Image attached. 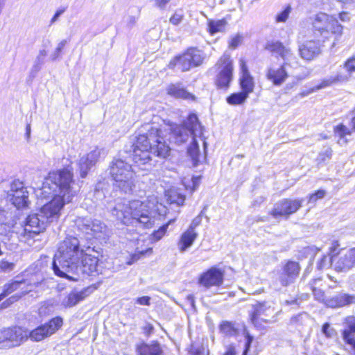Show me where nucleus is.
Listing matches in <instances>:
<instances>
[{
  "instance_id": "obj_49",
  "label": "nucleus",
  "mask_w": 355,
  "mask_h": 355,
  "mask_svg": "<svg viewBox=\"0 0 355 355\" xmlns=\"http://www.w3.org/2000/svg\"><path fill=\"white\" fill-rule=\"evenodd\" d=\"M245 347L242 355H247L248 351L250 349L251 344L254 340V337L251 336L248 332L245 334Z\"/></svg>"
},
{
  "instance_id": "obj_37",
  "label": "nucleus",
  "mask_w": 355,
  "mask_h": 355,
  "mask_svg": "<svg viewBox=\"0 0 355 355\" xmlns=\"http://www.w3.org/2000/svg\"><path fill=\"white\" fill-rule=\"evenodd\" d=\"M220 331L227 336H233L236 335L237 329L235 327L234 324L229 321H223L219 327Z\"/></svg>"
},
{
  "instance_id": "obj_13",
  "label": "nucleus",
  "mask_w": 355,
  "mask_h": 355,
  "mask_svg": "<svg viewBox=\"0 0 355 355\" xmlns=\"http://www.w3.org/2000/svg\"><path fill=\"white\" fill-rule=\"evenodd\" d=\"M265 49L272 54H275L283 60L282 64L287 67H296L297 58L291 49L277 40L268 41Z\"/></svg>"
},
{
  "instance_id": "obj_52",
  "label": "nucleus",
  "mask_w": 355,
  "mask_h": 355,
  "mask_svg": "<svg viewBox=\"0 0 355 355\" xmlns=\"http://www.w3.org/2000/svg\"><path fill=\"white\" fill-rule=\"evenodd\" d=\"M201 220H202V219L200 216L196 217L192 220V222L191 223V224L187 230H191L192 232H196L195 230V229L196 228V227H198L200 225V223H201Z\"/></svg>"
},
{
  "instance_id": "obj_33",
  "label": "nucleus",
  "mask_w": 355,
  "mask_h": 355,
  "mask_svg": "<svg viewBox=\"0 0 355 355\" xmlns=\"http://www.w3.org/2000/svg\"><path fill=\"white\" fill-rule=\"evenodd\" d=\"M84 299L82 292H71L62 302L64 307H72Z\"/></svg>"
},
{
  "instance_id": "obj_26",
  "label": "nucleus",
  "mask_w": 355,
  "mask_h": 355,
  "mask_svg": "<svg viewBox=\"0 0 355 355\" xmlns=\"http://www.w3.org/2000/svg\"><path fill=\"white\" fill-rule=\"evenodd\" d=\"M198 236V234L196 232L189 230L184 232L178 243L180 252L182 253L187 250L193 245Z\"/></svg>"
},
{
  "instance_id": "obj_29",
  "label": "nucleus",
  "mask_w": 355,
  "mask_h": 355,
  "mask_svg": "<svg viewBox=\"0 0 355 355\" xmlns=\"http://www.w3.org/2000/svg\"><path fill=\"white\" fill-rule=\"evenodd\" d=\"M137 352L140 355H161L162 350L157 343H143L138 346Z\"/></svg>"
},
{
  "instance_id": "obj_61",
  "label": "nucleus",
  "mask_w": 355,
  "mask_h": 355,
  "mask_svg": "<svg viewBox=\"0 0 355 355\" xmlns=\"http://www.w3.org/2000/svg\"><path fill=\"white\" fill-rule=\"evenodd\" d=\"M326 194V192L324 190L320 189L315 193H313V195L315 196V197L318 199H322L324 197Z\"/></svg>"
},
{
  "instance_id": "obj_39",
  "label": "nucleus",
  "mask_w": 355,
  "mask_h": 355,
  "mask_svg": "<svg viewBox=\"0 0 355 355\" xmlns=\"http://www.w3.org/2000/svg\"><path fill=\"white\" fill-rule=\"evenodd\" d=\"M168 227V223L162 225L157 230L154 231L153 234L150 235L151 240L154 242L159 241L166 234Z\"/></svg>"
},
{
  "instance_id": "obj_46",
  "label": "nucleus",
  "mask_w": 355,
  "mask_h": 355,
  "mask_svg": "<svg viewBox=\"0 0 355 355\" xmlns=\"http://www.w3.org/2000/svg\"><path fill=\"white\" fill-rule=\"evenodd\" d=\"M243 39V35L239 33L232 36L229 42V47L230 49H235L241 44Z\"/></svg>"
},
{
  "instance_id": "obj_31",
  "label": "nucleus",
  "mask_w": 355,
  "mask_h": 355,
  "mask_svg": "<svg viewBox=\"0 0 355 355\" xmlns=\"http://www.w3.org/2000/svg\"><path fill=\"white\" fill-rule=\"evenodd\" d=\"M227 22L225 19L214 20L209 19L207 21V30L210 35H214L217 33L225 31Z\"/></svg>"
},
{
  "instance_id": "obj_18",
  "label": "nucleus",
  "mask_w": 355,
  "mask_h": 355,
  "mask_svg": "<svg viewBox=\"0 0 355 355\" xmlns=\"http://www.w3.org/2000/svg\"><path fill=\"white\" fill-rule=\"evenodd\" d=\"M331 264L334 269L340 272H345L355 266V248L340 253L338 257H331Z\"/></svg>"
},
{
  "instance_id": "obj_22",
  "label": "nucleus",
  "mask_w": 355,
  "mask_h": 355,
  "mask_svg": "<svg viewBox=\"0 0 355 355\" xmlns=\"http://www.w3.org/2000/svg\"><path fill=\"white\" fill-rule=\"evenodd\" d=\"M25 284L26 282L24 280H15L3 286L2 293L5 295L6 297L18 289L23 290L20 295H13L10 297L6 302H4L2 304L4 307H6L10 304H12L14 302L18 300L21 297V295H25L31 291L28 290L27 288L24 290V287H22V286L25 285Z\"/></svg>"
},
{
  "instance_id": "obj_40",
  "label": "nucleus",
  "mask_w": 355,
  "mask_h": 355,
  "mask_svg": "<svg viewBox=\"0 0 355 355\" xmlns=\"http://www.w3.org/2000/svg\"><path fill=\"white\" fill-rule=\"evenodd\" d=\"M291 12V6H287L284 10L276 15L275 21L277 23L286 22Z\"/></svg>"
},
{
  "instance_id": "obj_30",
  "label": "nucleus",
  "mask_w": 355,
  "mask_h": 355,
  "mask_svg": "<svg viewBox=\"0 0 355 355\" xmlns=\"http://www.w3.org/2000/svg\"><path fill=\"white\" fill-rule=\"evenodd\" d=\"M46 55L47 51L45 49L39 51L30 71V74L33 78L35 77L36 74L41 70Z\"/></svg>"
},
{
  "instance_id": "obj_17",
  "label": "nucleus",
  "mask_w": 355,
  "mask_h": 355,
  "mask_svg": "<svg viewBox=\"0 0 355 355\" xmlns=\"http://www.w3.org/2000/svg\"><path fill=\"white\" fill-rule=\"evenodd\" d=\"M225 271L216 266L211 267L203 272L198 279L199 284L206 288L211 286H220L223 283Z\"/></svg>"
},
{
  "instance_id": "obj_3",
  "label": "nucleus",
  "mask_w": 355,
  "mask_h": 355,
  "mask_svg": "<svg viewBox=\"0 0 355 355\" xmlns=\"http://www.w3.org/2000/svg\"><path fill=\"white\" fill-rule=\"evenodd\" d=\"M132 148V159L138 165H151V154L166 158L171 152V148L164 139L162 130L154 123L141 126Z\"/></svg>"
},
{
  "instance_id": "obj_41",
  "label": "nucleus",
  "mask_w": 355,
  "mask_h": 355,
  "mask_svg": "<svg viewBox=\"0 0 355 355\" xmlns=\"http://www.w3.org/2000/svg\"><path fill=\"white\" fill-rule=\"evenodd\" d=\"M333 150L330 147H327L325 149H324L322 151H321L318 157L317 158V160L318 163H323L326 161L329 160L331 158Z\"/></svg>"
},
{
  "instance_id": "obj_7",
  "label": "nucleus",
  "mask_w": 355,
  "mask_h": 355,
  "mask_svg": "<svg viewBox=\"0 0 355 355\" xmlns=\"http://www.w3.org/2000/svg\"><path fill=\"white\" fill-rule=\"evenodd\" d=\"M313 31L317 36L328 39L331 35L339 37L343 33V26L336 17L324 12H320L312 21Z\"/></svg>"
},
{
  "instance_id": "obj_14",
  "label": "nucleus",
  "mask_w": 355,
  "mask_h": 355,
  "mask_svg": "<svg viewBox=\"0 0 355 355\" xmlns=\"http://www.w3.org/2000/svg\"><path fill=\"white\" fill-rule=\"evenodd\" d=\"M304 202L303 199H283L274 205L270 214L275 218L279 217L288 218L290 215L295 213Z\"/></svg>"
},
{
  "instance_id": "obj_2",
  "label": "nucleus",
  "mask_w": 355,
  "mask_h": 355,
  "mask_svg": "<svg viewBox=\"0 0 355 355\" xmlns=\"http://www.w3.org/2000/svg\"><path fill=\"white\" fill-rule=\"evenodd\" d=\"M73 183V173L69 168L49 173L39 191L44 198L53 199L45 204L39 213L27 217L26 233L38 234L46 229L48 223L58 220L64 204L69 202L76 192L72 186Z\"/></svg>"
},
{
  "instance_id": "obj_6",
  "label": "nucleus",
  "mask_w": 355,
  "mask_h": 355,
  "mask_svg": "<svg viewBox=\"0 0 355 355\" xmlns=\"http://www.w3.org/2000/svg\"><path fill=\"white\" fill-rule=\"evenodd\" d=\"M203 128L196 114H190L182 124H174L171 126L170 139L175 144L180 145L187 142L190 138H201Z\"/></svg>"
},
{
  "instance_id": "obj_21",
  "label": "nucleus",
  "mask_w": 355,
  "mask_h": 355,
  "mask_svg": "<svg viewBox=\"0 0 355 355\" xmlns=\"http://www.w3.org/2000/svg\"><path fill=\"white\" fill-rule=\"evenodd\" d=\"M298 52L303 60L311 61L320 54L321 49L318 42L309 40L298 45Z\"/></svg>"
},
{
  "instance_id": "obj_64",
  "label": "nucleus",
  "mask_w": 355,
  "mask_h": 355,
  "mask_svg": "<svg viewBox=\"0 0 355 355\" xmlns=\"http://www.w3.org/2000/svg\"><path fill=\"white\" fill-rule=\"evenodd\" d=\"M318 200V198L315 197V196L313 195V193L311 194L309 197V203H314Z\"/></svg>"
},
{
  "instance_id": "obj_4",
  "label": "nucleus",
  "mask_w": 355,
  "mask_h": 355,
  "mask_svg": "<svg viewBox=\"0 0 355 355\" xmlns=\"http://www.w3.org/2000/svg\"><path fill=\"white\" fill-rule=\"evenodd\" d=\"M111 212L119 220L127 225L150 228L155 223L154 218L150 216L148 204L137 200L128 202L120 200L111 209Z\"/></svg>"
},
{
  "instance_id": "obj_43",
  "label": "nucleus",
  "mask_w": 355,
  "mask_h": 355,
  "mask_svg": "<svg viewBox=\"0 0 355 355\" xmlns=\"http://www.w3.org/2000/svg\"><path fill=\"white\" fill-rule=\"evenodd\" d=\"M184 18V13L182 10H177L169 19V22L173 25L177 26L181 23Z\"/></svg>"
},
{
  "instance_id": "obj_11",
  "label": "nucleus",
  "mask_w": 355,
  "mask_h": 355,
  "mask_svg": "<svg viewBox=\"0 0 355 355\" xmlns=\"http://www.w3.org/2000/svg\"><path fill=\"white\" fill-rule=\"evenodd\" d=\"M62 318L55 317L31 331L27 329V338L33 342H40L54 334L62 326Z\"/></svg>"
},
{
  "instance_id": "obj_44",
  "label": "nucleus",
  "mask_w": 355,
  "mask_h": 355,
  "mask_svg": "<svg viewBox=\"0 0 355 355\" xmlns=\"http://www.w3.org/2000/svg\"><path fill=\"white\" fill-rule=\"evenodd\" d=\"M15 263L5 259L0 261V272H9L14 270Z\"/></svg>"
},
{
  "instance_id": "obj_36",
  "label": "nucleus",
  "mask_w": 355,
  "mask_h": 355,
  "mask_svg": "<svg viewBox=\"0 0 355 355\" xmlns=\"http://www.w3.org/2000/svg\"><path fill=\"white\" fill-rule=\"evenodd\" d=\"M248 95L242 91L234 93L227 98V102L232 105H238L243 104L248 98Z\"/></svg>"
},
{
  "instance_id": "obj_24",
  "label": "nucleus",
  "mask_w": 355,
  "mask_h": 355,
  "mask_svg": "<svg viewBox=\"0 0 355 355\" xmlns=\"http://www.w3.org/2000/svg\"><path fill=\"white\" fill-rule=\"evenodd\" d=\"M352 304H355V295L345 293H340L325 301V304L330 308H339Z\"/></svg>"
},
{
  "instance_id": "obj_20",
  "label": "nucleus",
  "mask_w": 355,
  "mask_h": 355,
  "mask_svg": "<svg viewBox=\"0 0 355 355\" xmlns=\"http://www.w3.org/2000/svg\"><path fill=\"white\" fill-rule=\"evenodd\" d=\"M346 328L343 331V338L346 349L351 355H355V317L349 316L345 319Z\"/></svg>"
},
{
  "instance_id": "obj_54",
  "label": "nucleus",
  "mask_w": 355,
  "mask_h": 355,
  "mask_svg": "<svg viewBox=\"0 0 355 355\" xmlns=\"http://www.w3.org/2000/svg\"><path fill=\"white\" fill-rule=\"evenodd\" d=\"M153 252V249L151 248H148L147 250H139V251H137L136 253H135L132 256V259H134L135 260H137L140 258V256L139 255H144L146 254H152Z\"/></svg>"
},
{
  "instance_id": "obj_15",
  "label": "nucleus",
  "mask_w": 355,
  "mask_h": 355,
  "mask_svg": "<svg viewBox=\"0 0 355 355\" xmlns=\"http://www.w3.org/2000/svg\"><path fill=\"white\" fill-rule=\"evenodd\" d=\"M8 197L17 209L28 206V191L26 187H24V183L19 180H15L11 183Z\"/></svg>"
},
{
  "instance_id": "obj_60",
  "label": "nucleus",
  "mask_w": 355,
  "mask_h": 355,
  "mask_svg": "<svg viewBox=\"0 0 355 355\" xmlns=\"http://www.w3.org/2000/svg\"><path fill=\"white\" fill-rule=\"evenodd\" d=\"M137 21V17H136L135 16H129L128 18V22L127 23H128V25L130 27H132L134 25H135Z\"/></svg>"
},
{
  "instance_id": "obj_27",
  "label": "nucleus",
  "mask_w": 355,
  "mask_h": 355,
  "mask_svg": "<svg viewBox=\"0 0 355 355\" xmlns=\"http://www.w3.org/2000/svg\"><path fill=\"white\" fill-rule=\"evenodd\" d=\"M167 93L171 96L177 98L186 100H195V96L187 92L180 84H171L167 88Z\"/></svg>"
},
{
  "instance_id": "obj_32",
  "label": "nucleus",
  "mask_w": 355,
  "mask_h": 355,
  "mask_svg": "<svg viewBox=\"0 0 355 355\" xmlns=\"http://www.w3.org/2000/svg\"><path fill=\"white\" fill-rule=\"evenodd\" d=\"M294 278L287 276V273L284 272L283 270L279 273L278 277L273 282L272 286L274 289L280 290L282 287L287 286L295 282Z\"/></svg>"
},
{
  "instance_id": "obj_63",
  "label": "nucleus",
  "mask_w": 355,
  "mask_h": 355,
  "mask_svg": "<svg viewBox=\"0 0 355 355\" xmlns=\"http://www.w3.org/2000/svg\"><path fill=\"white\" fill-rule=\"evenodd\" d=\"M144 329L146 331H147L148 334L151 333L153 330V327L151 324H147L146 326L144 327Z\"/></svg>"
},
{
  "instance_id": "obj_38",
  "label": "nucleus",
  "mask_w": 355,
  "mask_h": 355,
  "mask_svg": "<svg viewBox=\"0 0 355 355\" xmlns=\"http://www.w3.org/2000/svg\"><path fill=\"white\" fill-rule=\"evenodd\" d=\"M208 352L206 353L203 345L198 343H192L189 350V355H208Z\"/></svg>"
},
{
  "instance_id": "obj_51",
  "label": "nucleus",
  "mask_w": 355,
  "mask_h": 355,
  "mask_svg": "<svg viewBox=\"0 0 355 355\" xmlns=\"http://www.w3.org/2000/svg\"><path fill=\"white\" fill-rule=\"evenodd\" d=\"M350 76L338 73L336 76H332L334 84L338 83L346 82L349 80Z\"/></svg>"
},
{
  "instance_id": "obj_16",
  "label": "nucleus",
  "mask_w": 355,
  "mask_h": 355,
  "mask_svg": "<svg viewBox=\"0 0 355 355\" xmlns=\"http://www.w3.org/2000/svg\"><path fill=\"white\" fill-rule=\"evenodd\" d=\"M103 154V149L96 147L80 157L78 162V167L80 175L82 178H85L87 175L88 172L98 163Z\"/></svg>"
},
{
  "instance_id": "obj_45",
  "label": "nucleus",
  "mask_w": 355,
  "mask_h": 355,
  "mask_svg": "<svg viewBox=\"0 0 355 355\" xmlns=\"http://www.w3.org/2000/svg\"><path fill=\"white\" fill-rule=\"evenodd\" d=\"M343 67L347 70L349 73V76H350L352 73L355 72V55L349 58L346 60V62L343 64Z\"/></svg>"
},
{
  "instance_id": "obj_62",
  "label": "nucleus",
  "mask_w": 355,
  "mask_h": 355,
  "mask_svg": "<svg viewBox=\"0 0 355 355\" xmlns=\"http://www.w3.org/2000/svg\"><path fill=\"white\" fill-rule=\"evenodd\" d=\"M339 18L343 21H346L349 19L348 14L347 12H341L339 14Z\"/></svg>"
},
{
  "instance_id": "obj_34",
  "label": "nucleus",
  "mask_w": 355,
  "mask_h": 355,
  "mask_svg": "<svg viewBox=\"0 0 355 355\" xmlns=\"http://www.w3.org/2000/svg\"><path fill=\"white\" fill-rule=\"evenodd\" d=\"M282 270H283L284 272L287 273V276L296 279L300 273V267L297 262L288 261L284 265Z\"/></svg>"
},
{
  "instance_id": "obj_58",
  "label": "nucleus",
  "mask_w": 355,
  "mask_h": 355,
  "mask_svg": "<svg viewBox=\"0 0 355 355\" xmlns=\"http://www.w3.org/2000/svg\"><path fill=\"white\" fill-rule=\"evenodd\" d=\"M169 1L170 0H155V4L159 9L164 10Z\"/></svg>"
},
{
  "instance_id": "obj_5",
  "label": "nucleus",
  "mask_w": 355,
  "mask_h": 355,
  "mask_svg": "<svg viewBox=\"0 0 355 355\" xmlns=\"http://www.w3.org/2000/svg\"><path fill=\"white\" fill-rule=\"evenodd\" d=\"M109 173L116 191L125 194L134 193L137 180L131 164L121 158H114L110 164Z\"/></svg>"
},
{
  "instance_id": "obj_48",
  "label": "nucleus",
  "mask_w": 355,
  "mask_h": 355,
  "mask_svg": "<svg viewBox=\"0 0 355 355\" xmlns=\"http://www.w3.org/2000/svg\"><path fill=\"white\" fill-rule=\"evenodd\" d=\"M334 83L333 78H332V76H330L327 78L322 80L320 84L315 86L312 89V91L313 92L318 91L320 89H323V88L329 87L330 85H334Z\"/></svg>"
},
{
  "instance_id": "obj_57",
  "label": "nucleus",
  "mask_w": 355,
  "mask_h": 355,
  "mask_svg": "<svg viewBox=\"0 0 355 355\" xmlns=\"http://www.w3.org/2000/svg\"><path fill=\"white\" fill-rule=\"evenodd\" d=\"M223 355H236V347L233 344L226 346V351Z\"/></svg>"
},
{
  "instance_id": "obj_19",
  "label": "nucleus",
  "mask_w": 355,
  "mask_h": 355,
  "mask_svg": "<svg viewBox=\"0 0 355 355\" xmlns=\"http://www.w3.org/2000/svg\"><path fill=\"white\" fill-rule=\"evenodd\" d=\"M232 77V61L230 58H225L223 61V66L216 77V84L217 87L221 89L228 88Z\"/></svg>"
},
{
  "instance_id": "obj_28",
  "label": "nucleus",
  "mask_w": 355,
  "mask_h": 355,
  "mask_svg": "<svg viewBox=\"0 0 355 355\" xmlns=\"http://www.w3.org/2000/svg\"><path fill=\"white\" fill-rule=\"evenodd\" d=\"M334 135L338 138V143L343 146L347 144L350 137L352 134V130L347 128L343 123H340L334 128Z\"/></svg>"
},
{
  "instance_id": "obj_55",
  "label": "nucleus",
  "mask_w": 355,
  "mask_h": 355,
  "mask_svg": "<svg viewBox=\"0 0 355 355\" xmlns=\"http://www.w3.org/2000/svg\"><path fill=\"white\" fill-rule=\"evenodd\" d=\"M322 333L327 337H331L334 329H330V325L329 323H325L322 326Z\"/></svg>"
},
{
  "instance_id": "obj_50",
  "label": "nucleus",
  "mask_w": 355,
  "mask_h": 355,
  "mask_svg": "<svg viewBox=\"0 0 355 355\" xmlns=\"http://www.w3.org/2000/svg\"><path fill=\"white\" fill-rule=\"evenodd\" d=\"M312 292L314 297L317 300L325 303L326 300L324 298V293L321 289L312 287Z\"/></svg>"
},
{
  "instance_id": "obj_23",
  "label": "nucleus",
  "mask_w": 355,
  "mask_h": 355,
  "mask_svg": "<svg viewBox=\"0 0 355 355\" xmlns=\"http://www.w3.org/2000/svg\"><path fill=\"white\" fill-rule=\"evenodd\" d=\"M241 67L240 87L242 92L249 96L254 90V83L253 77L250 75L245 61L243 59L239 60Z\"/></svg>"
},
{
  "instance_id": "obj_56",
  "label": "nucleus",
  "mask_w": 355,
  "mask_h": 355,
  "mask_svg": "<svg viewBox=\"0 0 355 355\" xmlns=\"http://www.w3.org/2000/svg\"><path fill=\"white\" fill-rule=\"evenodd\" d=\"M330 262L331 263V257L329 258L327 256H323L320 260L318 267L320 269H322L327 267Z\"/></svg>"
},
{
  "instance_id": "obj_1",
  "label": "nucleus",
  "mask_w": 355,
  "mask_h": 355,
  "mask_svg": "<svg viewBox=\"0 0 355 355\" xmlns=\"http://www.w3.org/2000/svg\"><path fill=\"white\" fill-rule=\"evenodd\" d=\"M100 247L83 244L78 238L69 236L60 243L54 256L52 268L54 273L63 278L78 281L86 276L103 274Z\"/></svg>"
},
{
  "instance_id": "obj_8",
  "label": "nucleus",
  "mask_w": 355,
  "mask_h": 355,
  "mask_svg": "<svg viewBox=\"0 0 355 355\" xmlns=\"http://www.w3.org/2000/svg\"><path fill=\"white\" fill-rule=\"evenodd\" d=\"M75 223L78 230L85 234L88 239L101 238L106 234L107 230L106 225L96 218L80 217L76 220Z\"/></svg>"
},
{
  "instance_id": "obj_59",
  "label": "nucleus",
  "mask_w": 355,
  "mask_h": 355,
  "mask_svg": "<svg viewBox=\"0 0 355 355\" xmlns=\"http://www.w3.org/2000/svg\"><path fill=\"white\" fill-rule=\"evenodd\" d=\"M65 11V8L58 10L51 20V24L55 23L59 17Z\"/></svg>"
},
{
  "instance_id": "obj_42",
  "label": "nucleus",
  "mask_w": 355,
  "mask_h": 355,
  "mask_svg": "<svg viewBox=\"0 0 355 355\" xmlns=\"http://www.w3.org/2000/svg\"><path fill=\"white\" fill-rule=\"evenodd\" d=\"M67 40H63L58 43V46L55 49L54 52L50 56V59L52 61H55L60 57L61 52L65 46V45L67 44Z\"/></svg>"
},
{
  "instance_id": "obj_25",
  "label": "nucleus",
  "mask_w": 355,
  "mask_h": 355,
  "mask_svg": "<svg viewBox=\"0 0 355 355\" xmlns=\"http://www.w3.org/2000/svg\"><path fill=\"white\" fill-rule=\"evenodd\" d=\"M284 64H281L277 69L270 67L267 70L266 77L275 85L279 86L285 82L288 75Z\"/></svg>"
},
{
  "instance_id": "obj_35",
  "label": "nucleus",
  "mask_w": 355,
  "mask_h": 355,
  "mask_svg": "<svg viewBox=\"0 0 355 355\" xmlns=\"http://www.w3.org/2000/svg\"><path fill=\"white\" fill-rule=\"evenodd\" d=\"M187 153L191 157L193 162V165L196 166L199 162L200 157L199 146L198 141H196V137L192 139V142L188 147Z\"/></svg>"
},
{
  "instance_id": "obj_53",
  "label": "nucleus",
  "mask_w": 355,
  "mask_h": 355,
  "mask_svg": "<svg viewBox=\"0 0 355 355\" xmlns=\"http://www.w3.org/2000/svg\"><path fill=\"white\" fill-rule=\"evenodd\" d=\"M136 303L140 304V305H145V306H149L150 305V297L148 296H142L140 297H137L136 300Z\"/></svg>"
},
{
  "instance_id": "obj_12",
  "label": "nucleus",
  "mask_w": 355,
  "mask_h": 355,
  "mask_svg": "<svg viewBox=\"0 0 355 355\" xmlns=\"http://www.w3.org/2000/svg\"><path fill=\"white\" fill-rule=\"evenodd\" d=\"M252 307L250 320L257 328L262 329L263 323L269 324L274 321L275 310L270 302H258Z\"/></svg>"
},
{
  "instance_id": "obj_10",
  "label": "nucleus",
  "mask_w": 355,
  "mask_h": 355,
  "mask_svg": "<svg viewBox=\"0 0 355 355\" xmlns=\"http://www.w3.org/2000/svg\"><path fill=\"white\" fill-rule=\"evenodd\" d=\"M27 340V329L21 327L14 326L0 331L1 348L18 347Z\"/></svg>"
},
{
  "instance_id": "obj_9",
  "label": "nucleus",
  "mask_w": 355,
  "mask_h": 355,
  "mask_svg": "<svg viewBox=\"0 0 355 355\" xmlns=\"http://www.w3.org/2000/svg\"><path fill=\"white\" fill-rule=\"evenodd\" d=\"M203 61L200 51L196 49H189L182 55L176 56L169 64L170 69L177 68L182 71H189L191 68L200 66Z\"/></svg>"
},
{
  "instance_id": "obj_47",
  "label": "nucleus",
  "mask_w": 355,
  "mask_h": 355,
  "mask_svg": "<svg viewBox=\"0 0 355 355\" xmlns=\"http://www.w3.org/2000/svg\"><path fill=\"white\" fill-rule=\"evenodd\" d=\"M6 211L0 207V234H3V230L6 232L7 229L10 227L9 225L6 224Z\"/></svg>"
}]
</instances>
